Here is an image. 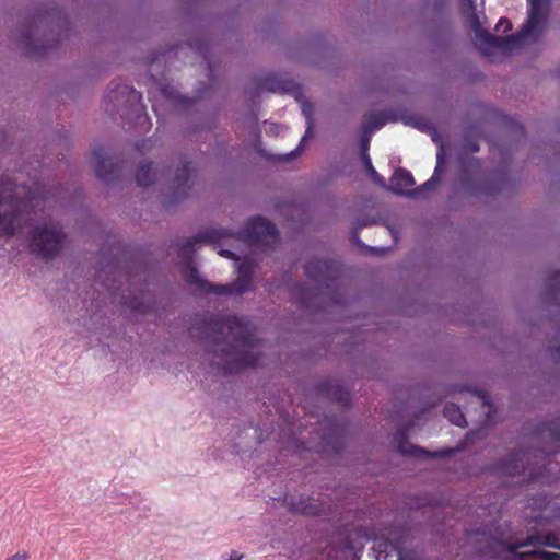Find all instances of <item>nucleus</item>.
I'll return each instance as SVG.
<instances>
[{"label": "nucleus", "mask_w": 560, "mask_h": 560, "mask_svg": "<svg viewBox=\"0 0 560 560\" xmlns=\"http://www.w3.org/2000/svg\"><path fill=\"white\" fill-rule=\"evenodd\" d=\"M202 337L212 343L224 374L238 373L258 364L260 340L254 326L237 316H210L199 322Z\"/></svg>", "instance_id": "f257e3e1"}, {"label": "nucleus", "mask_w": 560, "mask_h": 560, "mask_svg": "<svg viewBox=\"0 0 560 560\" xmlns=\"http://www.w3.org/2000/svg\"><path fill=\"white\" fill-rule=\"evenodd\" d=\"M226 236L235 237L252 245L271 246L278 242L279 232L271 221L261 217L248 220L245 226L237 232L226 229H207L192 237L177 243L178 254L186 260L183 275L185 276L187 266H194L190 260L195 253L196 244H218Z\"/></svg>", "instance_id": "f03ea898"}, {"label": "nucleus", "mask_w": 560, "mask_h": 560, "mask_svg": "<svg viewBox=\"0 0 560 560\" xmlns=\"http://www.w3.org/2000/svg\"><path fill=\"white\" fill-rule=\"evenodd\" d=\"M464 15L466 24L474 31L479 40L480 49L487 56L495 51L511 54L525 42V23L520 25L515 35L500 37L483 28L476 10L465 12Z\"/></svg>", "instance_id": "7ed1b4c3"}, {"label": "nucleus", "mask_w": 560, "mask_h": 560, "mask_svg": "<svg viewBox=\"0 0 560 560\" xmlns=\"http://www.w3.org/2000/svg\"><path fill=\"white\" fill-rule=\"evenodd\" d=\"M65 240L62 226L57 223H44L31 231L28 247L32 254L50 259L61 252Z\"/></svg>", "instance_id": "20e7f679"}, {"label": "nucleus", "mask_w": 560, "mask_h": 560, "mask_svg": "<svg viewBox=\"0 0 560 560\" xmlns=\"http://www.w3.org/2000/svg\"><path fill=\"white\" fill-rule=\"evenodd\" d=\"M23 201L12 183L0 184V235L14 236L22 222Z\"/></svg>", "instance_id": "39448f33"}, {"label": "nucleus", "mask_w": 560, "mask_h": 560, "mask_svg": "<svg viewBox=\"0 0 560 560\" xmlns=\"http://www.w3.org/2000/svg\"><path fill=\"white\" fill-rule=\"evenodd\" d=\"M186 282L195 288V291L201 294L215 295H241L250 290L253 281L243 277H237L228 284H213L203 280L195 266H187L185 272Z\"/></svg>", "instance_id": "423d86ee"}, {"label": "nucleus", "mask_w": 560, "mask_h": 560, "mask_svg": "<svg viewBox=\"0 0 560 560\" xmlns=\"http://www.w3.org/2000/svg\"><path fill=\"white\" fill-rule=\"evenodd\" d=\"M438 159V165L434 170V173L432 177L427 180L424 184L419 186L415 189H409L415 185V179L411 174L406 168H398L394 172L393 176L390 177V186L389 189L395 192L396 195L401 196H410V197H418L423 191L434 189L435 186L440 183L439 173L441 171V165L443 163V150H440L436 155Z\"/></svg>", "instance_id": "0eeeda50"}, {"label": "nucleus", "mask_w": 560, "mask_h": 560, "mask_svg": "<svg viewBox=\"0 0 560 560\" xmlns=\"http://www.w3.org/2000/svg\"><path fill=\"white\" fill-rule=\"evenodd\" d=\"M527 560H560V534L556 532H542L528 534Z\"/></svg>", "instance_id": "6e6552de"}, {"label": "nucleus", "mask_w": 560, "mask_h": 560, "mask_svg": "<svg viewBox=\"0 0 560 560\" xmlns=\"http://www.w3.org/2000/svg\"><path fill=\"white\" fill-rule=\"evenodd\" d=\"M408 427L399 428L394 434V442L397 447V452L401 455H406L412 458H444L450 457L455 453L453 448H443L434 452L427 451L423 447L410 444L408 442Z\"/></svg>", "instance_id": "1a4fd4ad"}, {"label": "nucleus", "mask_w": 560, "mask_h": 560, "mask_svg": "<svg viewBox=\"0 0 560 560\" xmlns=\"http://www.w3.org/2000/svg\"><path fill=\"white\" fill-rule=\"evenodd\" d=\"M92 165L95 176L107 184L113 183L121 172V165L107 156L104 147H98L93 150Z\"/></svg>", "instance_id": "9d476101"}, {"label": "nucleus", "mask_w": 560, "mask_h": 560, "mask_svg": "<svg viewBox=\"0 0 560 560\" xmlns=\"http://www.w3.org/2000/svg\"><path fill=\"white\" fill-rule=\"evenodd\" d=\"M305 275L308 279L319 284L329 285L327 282L335 280L339 275V265L332 259H311L305 264Z\"/></svg>", "instance_id": "9b49d317"}, {"label": "nucleus", "mask_w": 560, "mask_h": 560, "mask_svg": "<svg viewBox=\"0 0 560 560\" xmlns=\"http://www.w3.org/2000/svg\"><path fill=\"white\" fill-rule=\"evenodd\" d=\"M550 0H530L527 16V46L536 34H540L546 25Z\"/></svg>", "instance_id": "f8f14e48"}, {"label": "nucleus", "mask_w": 560, "mask_h": 560, "mask_svg": "<svg viewBox=\"0 0 560 560\" xmlns=\"http://www.w3.org/2000/svg\"><path fill=\"white\" fill-rule=\"evenodd\" d=\"M527 509H532L533 512L536 510L540 512L537 515H527V525L532 522L540 523L544 518L549 521L560 517V504L558 502H552V500L546 495L541 498L527 497Z\"/></svg>", "instance_id": "ddd939ff"}, {"label": "nucleus", "mask_w": 560, "mask_h": 560, "mask_svg": "<svg viewBox=\"0 0 560 560\" xmlns=\"http://www.w3.org/2000/svg\"><path fill=\"white\" fill-rule=\"evenodd\" d=\"M284 502L293 513L303 515H322L329 510L324 502L313 497L300 498L295 501L292 497H284Z\"/></svg>", "instance_id": "4468645a"}, {"label": "nucleus", "mask_w": 560, "mask_h": 560, "mask_svg": "<svg viewBox=\"0 0 560 560\" xmlns=\"http://www.w3.org/2000/svg\"><path fill=\"white\" fill-rule=\"evenodd\" d=\"M192 168L190 162H184L176 171L173 183V201H180L189 196V191L194 185L191 178Z\"/></svg>", "instance_id": "2eb2a0df"}, {"label": "nucleus", "mask_w": 560, "mask_h": 560, "mask_svg": "<svg viewBox=\"0 0 560 560\" xmlns=\"http://www.w3.org/2000/svg\"><path fill=\"white\" fill-rule=\"evenodd\" d=\"M494 469L508 476L521 475L525 470V450L520 447L511 452L506 459L495 465Z\"/></svg>", "instance_id": "dca6fc26"}, {"label": "nucleus", "mask_w": 560, "mask_h": 560, "mask_svg": "<svg viewBox=\"0 0 560 560\" xmlns=\"http://www.w3.org/2000/svg\"><path fill=\"white\" fill-rule=\"evenodd\" d=\"M372 550L375 553L376 560H389L392 557H395L396 560L402 559V545L400 540L392 541L387 538L375 539Z\"/></svg>", "instance_id": "f3484780"}, {"label": "nucleus", "mask_w": 560, "mask_h": 560, "mask_svg": "<svg viewBox=\"0 0 560 560\" xmlns=\"http://www.w3.org/2000/svg\"><path fill=\"white\" fill-rule=\"evenodd\" d=\"M523 547H525V540L515 545L504 541H493L491 545L495 560H525V551L521 550Z\"/></svg>", "instance_id": "a211bd4d"}, {"label": "nucleus", "mask_w": 560, "mask_h": 560, "mask_svg": "<svg viewBox=\"0 0 560 560\" xmlns=\"http://www.w3.org/2000/svg\"><path fill=\"white\" fill-rule=\"evenodd\" d=\"M504 187V179L498 173H489L472 187L474 196H494Z\"/></svg>", "instance_id": "6ab92c4d"}, {"label": "nucleus", "mask_w": 560, "mask_h": 560, "mask_svg": "<svg viewBox=\"0 0 560 560\" xmlns=\"http://www.w3.org/2000/svg\"><path fill=\"white\" fill-rule=\"evenodd\" d=\"M128 95V100L140 102L141 94L130 84L126 82H113L109 86L107 98L109 101H118L120 97Z\"/></svg>", "instance_id": "aec40b11"}, {"label": "nucleus", "mask_w": 560, "mask_h": 560, "mask_svg": "<svg viewBox=\"0 0 560 560\" xmlns=\"http://www.w3.org/2000/svg\"><path fill=\"white\" fill-rule=\"evenodd\" d=\"M542 433L547 434L550 440L551 445L544 450L547 457H549L560 451V417L546 423Z\"/></svg>", "instance_id": "412c9836"}, {"label": "nucleus", "mask_w": 560, "mask_h": 560, "mask_svg": "<svg viewBox=\"0 0 560 560\" xmlns=\"http://www.w3.org/2000/svg\"><path fill=\"white\" fill-rule=\"evenodd\" d=\"M294 83L290 80H282L279 79L278 75L272 74L267 78H265L260 84L259 90L260 91H269V92H290L292 91Z\"/></svg>", "instance_id": "4be33fe9"}, {"label": "nucleus", "mask_w": 560, "mask_h": 560, "mask_svg": "<svg viewBox=\"0 0 560 560\" xmlns=\"http://www.w3.org/2000/svg\"><path fill=\"white\" fill-rule=\"evenodd\" d=\"M320 392L325 393L329 399L335 400L341 405H348L351 398L349 392L337 383L322 384Z\"/></svg>", "instance_id": "5701e85b"}, {"label": "nucleus", "mask_w": 560, "mask_h": 560, "mask_svg": "<svg viewBox=\"0 0 560 560\" xmlns=\"http://www.w3.org/2000/svg\"><path fill=\"white\" fill-rule=\"evenodd\" d=\"M443 416L447 418L451 421V423H453L456 427H467V421L464 413L462 412L460 408L453 402L446 404L444 406Z\"/></svg>", "instance_id": "b1692460"}, {"label": "nucleus", "mask_w": 560, "mask_h": 560, "mask_svg": "<svg viewBox=\"0 0 560 560\" xmlns=\"http://www.w3.org/2000/svg\"><path fill=\"white\" fill-rule=\"evenodd\" d=\"M155 172L152 168V163H144L139 165L136 173V180L140 187H149L154 183Z\"/></svg>", "instance_id": "393cba45"}, {"label": "nucleus", "mask_w": 560, "mask_h": 560, "mask_svg": "<svg viewBox=\"0 0 560 560\" xmlns=\"http://www.w3.org/2000/svg\"><path fill=\"white\" fill-rule=\"evenodd\" d=\"M312 294V290L302 283H299L292 290V299L301 308H307L310 306V299Z\"/></svg>", "instance_id": "a878e982"}, {"label": "nucleus", "mask_w": 560, "mask_h": 560, "mask_svg": "<svg viewBox=\"0 0 560 560\" xmlns=\"http://www.w3.org/2000/svg\"><path fill=\"white\" fill-rule=\"evenodd\" d=\"M389 121H394V118L390 113L382 112L377 114H372L368 118L366 129L372 131L378 130Z\"/></svg>", "instance_id": "bb28decb"}, {"label": "nucleus", "mask_w": 560, "mask_h": 560, "mask_svg": "<svg viewBox=\"0 0 560 560\" xmlns=\"http://www.w3.org/2000/svg\"><path fill=\"white\" fill-rule=\"evenodd\" d=\"M363 164L368 171V173L371 176V179L378 186L385 187V179L384 177L374 168L371 158L368 153H364V156H362Z\"/></svg>", "instance_id": "cd10ccee"}, {"label": "nucleus", "mask_w": 560, "mask_h": 560, "mask_svg": "<svg viewBox=\"0 0 560 560\" xmlns=\"http://www.w3.org/2000/svg\"><path fill=\"white\" fill-rule=\"evenodd\" d=\"M548 290L550 295L560 306V270L553 272L548 281Z\"/></svg>", "instance_id": "c85d7f7f"}, {"label": "nucleus", "mask_w": 560, "mask_h": 560, "mask_svg": "<svg viewBox=\"0 0 560 560\" xmlns=\"http://www.w3.org/2000/svg\"><path fill=\"white\" fill-rule=\"evenodd\" d=\"M255 270V265L252 260L245 259L237 267V273L240 277L249 279L253 281V275Z\"/></svg>", "instance_id": "c756f323"}, {"label": "nucleus", "mask_w": 560, "mask_h": 560, "mask_svg": "<svg viewBox=\"0 0 560 560\" xmlns=\"http://www.w3.org/2000/svg\"><path fill=\"white\" fill-rule=\"evenodd\" d=\"M551 357L556 362H560V336L553 337L549 342Z\"/></svg>", "instance_id": "7c9ffc66"}, {"label": "nucleus", "mask_w": 560, "mask_h": 560, "mask_svg": "<svg viewBox=\"0 0 560 560\" xmlns=\"http://www.w3.org/2000/svg\"><path fill=\"white\" fill-rule=\"evenodd\" d=\"M22 43H23L24 48H25L28 52H36V51H38V50H39V48L33 44L32 38H31V36H30V34H28V33H25V34L23 35Z\"/></svg>", "instance_id": "2f4dec72"}, {"label": "nucleus", "mask_w": 560, "mask_h": 560, "mask_svg": "<svg viewBox=\"0 0 560 560\" xmlns=\"http://www.w3.org/2000/svg\"><path fill=\"white\" fill-rule=\"evenodd\" d=\"M511 28H512V24L506 18H501L495 25L497 32L502 31L503 33H505V32L510 31Z\"/></svg>", "instance_id": "473e14b6"}, {"label": "nucleus", "mask_w": 560, "mask_h": 560, "mask_svg": "<svg viewBox=\"0 0 560 560\" xmlns=\"http://www.w3.org/2000/svg\"><path fill=\"white\" fill-rule=\"evenodd\" d=\"M312 110H313V107H312L311 103H308V102L303 103L302 112L306 116V118L308 119V129L307 130L312 129V121H311Z\"/></svg>", "instance_id": "72a5a7b5"}, {"label": "nucleus", "mask_w": 560, "mask_h": 560, "mask_svg": "<svg viewBox=\"0 0 560 560\" xmlns=\"http://www.w3.org/2000/svg\"><path fill=\"white\" fill-rule=\"evenodd\" d=\"M30 555L25 550H20L11 557L5 558L4 560H28Z\"/></svg>", "instance_id": "f704fd0d"}, {"label": "nucleus", "mask_w": 560, "mask_h": 560, "mask_svg": "<svg viewBox=\"0 0 560 560\" xmlns=\"http://www.w3.org/2000/svg\"><path fill=\"white\" fill-rule=\"evenodd\" d=\"M475 10L476 5L474 0H463V13Z\"/></svg>", "instance_id": "c9c22d12"}, {"label": "nucleus", "mask_w": 560, "mask_h": 560, "mask_svg": "<svg viewBox=\"0 0 560 560\" xmlns=\"http://www.w3.org/2000/svg\"><path fill=\"white\" fill-rule=\"evenodd\" d=\"M369 145H370V139L369 138H364L362 140V151H363V154L368 153Z\"/></svg>", "instance_id": "e433bc0d"}, {"label": "nucleus", "mask_w": 560, "mask_h": 560, "mask_svg": "<svg viewBox=\"0 0 560 560\" xmlns=\"http://www.w3.org/2000/svg\"><path fill=\"white\" fill-rule=\"evenodd\" d=\"M220 255H222V256H224V257H228V258H232V257H234V256H235V255H234L232 252H230V250H221V252H220Z\"/></svg>", "instance_id": "4c0bfd02"}, {"label": "nucleus", "mask_w": 560, "mask_h": 560, "mask_svg": "<svg viewBox=\"0 0 560 560\" xmlns=\"http://www.w3.org/2000/svg\"><path fill=\"white\" fill-rule=\"evenodd\" d=\"M242 557V555H238L236 551H233L230 556V560H241Z\"/></svg>", "instance_id": "58836bf2"}, {"label": "nucleus", "mask_w": 560, "mask_h": 560, "mask_svg": "<svg viewBox=\"0 0 560 560\" xmlns=\"http://www.w3.org/2000/svg\"><path fill=\"white\" fill-rule=\"evenodd\" d=\"M536 478V476L530 474V477L527 476V487L533 482V480Z\"/></svg>", "instance_id": "ea45409f"}, {"label": "nucleus", "mask_w": 560, "mask_h": 560, "mask_svg": "<svg viewBox=\"0 0 560 560\" xmlns=\"http://www.w3.org/2000/svg\"><path fill=\"white\" fill-rule=\"evenodd\" d=\"M526 454H527V462H528V460H529V457H530V450H529V446H528V445H527Z\"/></svg>", "instance_id": "a19ab883"}, {"label": "nucleus", "mask_w": 560, "mask_h": 560, "mask_svg": "<svg viewBox=\"0 0 560 560\" xmlns=\"http://www.w3.org/2000/svg\"><path fill=\"white\" fill-rule=\"evenodd\" d=\"M478 396H479V397H481V398H483V392H482V390H479V392H478Z\"/></svg>", "instance_id": "79ce46f5"}, {"label": "nucleus", "mask_w": 560, "mask_h": 560, "mask_svg": "<svg viewBox=\"0 0 560 560\" xmlns=\"http://www.w3.org/2000/svg\"><path fill=\"white\" fill-rule=\"evenodd\" d=\"M478 150H479L478 145H475V147L472 148V151H478Z\"/></svg>", "instance_id": "37998d69"}, {"label": "nucleus", "mask_w": 560, "mask_h": 560, "mask_svg": "<svg viewBox=\"0 0 560 560\" xmlns=\"http://www.w3.org/2000/svg\"><path fill=\"white\" fill-rule=\"evenodd\" d=\"M472 435H475V433H474V432H469V433H468V436H472Z\"/></svg>", "instance_id": "c03bdc74"}]
</instances>
